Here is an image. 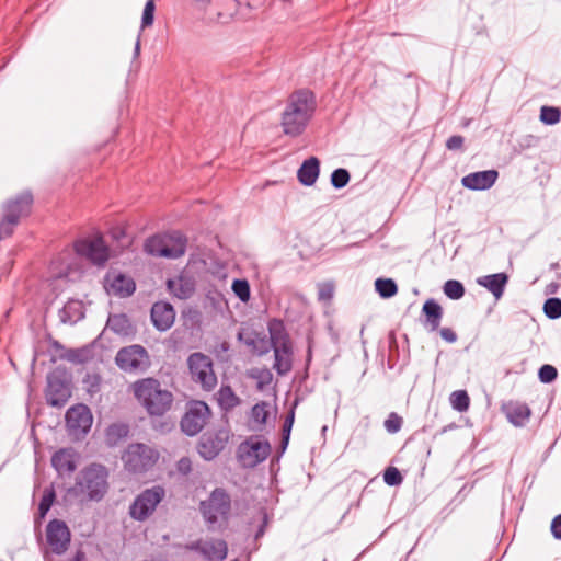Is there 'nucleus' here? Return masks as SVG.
<instances>
[{"instance_id":"58","label":"nucleus","mask_w":561,"mask_h":561,"mask_svg":"<svg viewBox=\"0 0 561 561\" xmlns=\"http://www.w3.org/2000/svg\"><path fill=\"white\" fill-rule=\"evenodd\" d=\"M228 348H229V345H228V343H227V342H222V343L220 344V350H221L222 352L228 351Z\"/></svg>"},{"instance_id":"31","label":"nucleus","mask_w":561,"mask_h":561,"mask_svg":"<svg viewBox=\"0 0 561 561\" xmlns=\"http://www.w3.org/2000/svg\"><path fill=\"white\" fill-rule=\"evenodd\" d=\"M129 426L125 423H114L106 430V440L110 445H116L121 439L127 437Z\"/></svg>"},{"instance_id":"5","label":"nucleus","mask_w":561,"mask_h":561,"mask_svg":"<svg viewBox=\"0 0 561 561\" xmlns=\"http://www.w3.org/2000/svg\"><path fill=\"white\" fill-rule=\"evenodd\" d=\"M186 238L179 231L150 237L145 242V251L154 256L178 259L185 253Z\"/></svg>"},{"instance_id":"13","label":"nucleus","mask_w":561,"mask_h":561,"mask_svg":"<svg viewBox=\"0 0 561 561\" xmlns=\"http://www.w3.org/2000/svg\"><path fill=\"white\" fill-rule=\"evenodd\" d=\"M71 534L64 520L53 519L46 526V541L50 552L64 554L70 545Z\"/></svg>"},{"instance_id":"60","label":"nucleus","mask_w":561,"mask_h":561,"mask_svg":"<svg viewBox=\"0 0 561 561\" xmlns=\"http://www.w3.org/2000/svg\"><path fill=\"white\" fill-rule=\"evenodd\" d=\"M75 304H69L68 306H66L65 310L67 309H70Z\"/></svg>"},{"instance_id":"44","label":"nucleus","mask_w":561,"mask_h":561,"mask_svg":"<svg viewBox=\"0 0 561 561\" xmlns=\"http://www.w3.org/2000/svg\"><path fill=\"white\" fill-rule=\"evenodd\" d=\"M154 10L156 4L153 0H148L145 4L142 18H141V28H146L148 26H151L154 19Z\"/></svg>"},{"instance_id":"57","label":"nucleus","mask_w":561,"mask_h":561,"mask_svg":"<svg viewBox=\"0 0 561 561\" xmlns=\"http://www.w3.org/2000/svg\"><path fill=\"white\" fill-rule=\"evenodd\" d=\"M140 51V38L138 37L135 44V56H138Z\"/></svg>"},{"instance_id":"40","label":"nucleus","mask_w":561,"mask_h":561,"mask_svg":"<svg viewBox=\"0 0 561 561\" xmlns=\"http://www.w3.org/2000/svg\"><path fill=\"white\" fill-rule=\"evenodd\" d=\"M545 314L550 319H558L561 317V299L549 298L543 305Z\"/></svg>"},{"instance_id":"38","label":"nucleus","mask_w":561,"mask_h":561,"mask_svg":"<svg viewBox=\"0 0 561 561\" xmlns=\"http://www.w3.org/2000/svg\"><path fill=\"white\" fill-rule=\"evenodd\" d=\"M561 112L557 107L542 106L540 119L547 125H554L560 122Z\"/></svg>"},{"instance_id":"12","label":"nucleus","mask_w":561,"mask_h":561,"mask_svg":"<svg viewBox=\"0 0 561 561\" xmlns=\"http://www.w3.org/2000/svg\"><path fill=\"white\" fill-rule=\"evenodd\" d=\"M209 416V407L203 401H194L181 420V428L185 434L194 436L203 430Z\"/></svg>"},{"instance_id":"19","label":"nucleus","mask_w":561,"mask_h":561,"mask_svg":"<svg viewBox=\"0 0 561 561\" xmlns=\"http://www.w3.org/2000/svg\"><path fill=\"white\" fill-rule=\"evenodd\" d=\"M33 203V196L30 192H23L22 194L7 201L2 206L3 215H12L13 221L20 222L22 217H25L31 211Z\"/></svg>"},{"instance_id":"30","label":"nucleus","mask_w":561,"mask_h":561,"mask_svg":"<svg viewBox=\"0 0 561 561\" xmlns=\"http://www.w3.org/2000/svg\"><path fill=\"white\" fill-rule=\"evenodd\" d=\"M218 404L226 412L231 411L241 403V399L234 393L230 386H222L217 393Z\"/></svg>"},{"instance_id":"36","label":"nucleus","mask_w":561,"mask_h":561,"mask_svg":"<svg viewBox=\"0 0 561 561\" xmlns=\"http://www.w3.org/2000/svg\"><path fill=\"white\" fill-rule=\"evenodd\" d=\"M444 294L454 300L460 299L465 295V287L458 280H447L444 284Z\"/></svg>"},{"instance_id":"25","label":"nucleus","mask_w":561,"mask_h":561,"mask_svg":"<svg viewBox=\"0 0 561 561\" xmlns=\"http://www.w3.org/2000/svg\"><path fill=\"white\" fill-rule=\"evenodd\" d=\"M169 291L179 299H187L195 291L194 282L185 276H178L167 283Z\"/></svg>"},{"instance_id":"48","label":"nucleus","mask_w":561,"mask_h":561,"mask_svg":"<svg viewBox=\"0 0 561 561\" xmlns=\"http://www.w3.org/2000/svg\"><path fill=\"white\" fill-rule=\"evenodd\" d=\"M334 287L331 283H322L318 286V298L321 301H329L333 297Z\"/></svg>"},{"instance_id":"28","label":"nucleus","mask_w":561,"mask_h":561,"mask_svg":"<svg viewBox=\"0 0 561 561\" xmlns=\"http://www.w3.org/2000/svg\"><path fill=\"white\" fill-rule=\"evenodd\" d=\"M423 312L425 314L424 325L431 332L436 331L443 317V309L440 305L433 299H428L423 305Z\"/></svg>"},{"instance_id":"52","label":"nucleus","mask_w":561,"mask_h":561,"mask_svg":"<svg viewBox=\"0 0 561 561\" xmlns=\"http://www.w3.org/2000/svg\"><path fill=\"white\" fill-rule=\"evenodd\" d=\"M551 533L556 539L561 540V514H559L552 519Z\"/></svg>"},{"instance_id":"53","label":"nucleus","mask_w":561,"mask_h":561,"mask_svg":"<svg viewBox=\"0 0 561 561\" xmlns=\"http://www.w3.org/2000/svg\"><path fill=\"white\" fill-rule=\"evenodd\" d=\"M439 334L442 339L448 343H454L457 341V334L450 328L440 329Z\"/></svg>"},{"instance_id":"11","label":"nucleus","mask_w":561,"mask_h":561,"mask_svg":"<svg viewBox=\"0 0 561 561\" xmlns=\"http://www.w3.org/2000/svg\"><path fill=\"white\" fill-rule=\"evenodd\" d=\"M75 251L95 265H103L110 257L108 248L100 236L78 240L75 243Z\"/></svg>"},{"instance_id":"55","label":"nucleus","mask_w":561,"mask_h":561,"mask_svg":"<svg viewBox=\"0 0 561 561\" xmlns=\"http://www.w3.org/2000/svg\"><path fill=\"white\" fill-rule=\"evenodd\" d=\"M87 381H90L91 388L89 389L90 392L96 391L100 386V378L98 376L89 377Z\"/></svg>"},{"instance_id":"42","label":"nucleus","mask_w":561,"mask_h":561,"mask_svg":"<svg viewBox=\"0 0 561 561\" xmlns=\"http://www.w3.org/2000/svg\"><path fill=\"white\" fill-rule=\"evenodd\" d=\"M350 181V173L346 169H336L331 174V184L335 188H342L347 185Z\"/></svg>"},{"instance_id":"33","label":"nucleus","mask_w":561,"mask_h":561,"mask_svg":"<svg viewBox=\"0 0 561 561\" xmlns=\"http://www.w3.org/2000/svg\"><path fill=\"white\" fill-rule=\"evenodd\" d=\"M449 400H450L451 407L459 412H465L469 408L470 399H469L468 393L465 390L454 391L450 394Z\"/></svg>"},{"instance_id":"20","label":"nucleus","mask_w":561,"mask_h":561,"mask_svg":"<svg viewBox=\"0 0 561 561\" xmlns=\"http://www.w3.org/2000/svg\"><path fill=\"white\" fill-rule=\"evenodd\" d=\"M151 320L159 331H167L175 320V311L169 302L158 301L151 308Z\"/></svg>"},{"instance_id":"10","label":"nucleus","mask_w":561,"mask_h":561,"mask_svg":"<svg viewBox=\"0 0 561 561\" xmlns=\"http://www.w3.org/2000/svg\"><path fill=\"white\" fill-rule=\"evenodd\" d=\"M164 497V490L161 486H153L142 491L133 502L129 508L130 516L136 520H145L157 508Z\"/></svg>"},{"instance_id":"6","label":"nucleus","mask_w":561,"mask_h":561,"mask_svg":"<svg viewBox=\"0 0 561 561\" xmlns=\"http://www.w3.org/2000/svg\"><path fill=\"white\" fill-rule=\"evenodd\" d=\"M158 459V450L141 443L130 444L122 455L125 469L134 473L148 471Z\"/></svg>"},{"instance_id":"7","label":"nucleus","mask_w":561,"mask_h":561,"mask_svg":"<svg viewBox=\"0 0 561 561\" xmlns=\"http://www.w3.org/2000/svg\"><path fill=\"white\" fill-rule=\"evenodd\" d=\"M187 366L194 382L199 383L206 391L215 389L217 386V376L209 356L199 352L193 353L187 358Z\"/></svg>"},{"instance_id":"22","label":"nucleus","mask_w":561,"mask_h":561,"mask_svg":"<svg viewBox=\"0 0 561 561\" xmlns=\"http://www.w3.org/2000/svg\"><path fill=\"white\" fill-rule=\"evenodd\" d=\"M497 176L499 173L495 170L479 171L463 176L461 183L469 190H488L495 183Z\"/></svg>"},{"instance_id":"1","label":"nucleus","mask_w":561,"mask_h":561,"mask_svg":"<svg viewBox=\"0 0 561 561\" xmlns=\"http://www.w3.org/2000/svg\"><path fill=\"white\" fill-rule=\"evenodd\" d=\"M108 471L98 463L82 469L76 477L75 484L66 490L64 503L66 506L84 505L89 502H100L108 491Z\"/></svg>"},{"instance_id":"24","label":"nucleus","mask_w":561,"mask_h":561,"mask_svg":"<svg viewBox=\"0 0 561 561\" xmlns=\"http://www.w3.org/2000/svg\"><path fill=\"white\" fill-rule=\"evenodd\" d=\"M507 420L515 426H523L530 417V409L526 403L508 402L504 405Z\"/></svg>"},{"instance_id":"46","label":"nucleus","mask_w":561,"mask_h":561,"mask_svg":"<svg viewBox=\"0 0 561 561\" xmlns=\"http://www.w3.org/2000/svg\"><path fill=\"white\" fill-rule=\"evenodd\" d=\"M61 357L68 362L81 364L87 360V353L83 350L70 348L67 350Z\"/></svg>"},{"instance_id":"26","label":"nucleus","mask_w":561,"mask_h":561,"mask_svg":"<svg viewBox=\"0 0 561 561\" xmlns=\"http://www.w3.org/2000/svg\"><path fill=\"white\" fill-rule=\"evenodd\" d=\"M319 165L320 162L316 157L305 160L297 172L299 182L306 186L313 185L319 176Z\"/></svg>"},{"instance_id":"2","label":"nucleus","mask_w":561,"mask_h":561,"mask_svg":"<svg viewBox=\"0 0 561 561\" xmlns=\"http://www.w3.org/2000/svg\"><path fill=\"white\" fill-rule=\"evenodd\" d=\"M316 108L313 95L299 90L290 95L282 114L283 131L291 137L299 136L307 127Z\"/></svg>"},{"instance_id":"34","label":"nucleus","mask_w":561,"mask_h":561,"mask_svg":"<svg viewBox=\"0 0 561 561\" xmlns=\"http://www.w3.org/2000/svg\"><path fill=\"white\" fill-rule=\"evenodd\" d=\"M56 494L55 490L50 488H46L44 490L43 496L41 499L39 505H38V515L39 518H44L48 511L50 510L54 501H55Z\"/></svg>"},{"instance_id":"18","label":"nucleus","mask_w":561,"mask_h":561,"mask_svg":"<svg viewBox=\"0 0 561 561\" xmlns=\"http://www.w3.org/2000/svg\"><path fill=\"white\" fill-rule=\"evenodd\" d=\"M71 396L69 385L56 376L47 379L46 400L53 407H64Z\"/></svg>"},{"instance_id":"32","label":"nucleus","mask_w":561,"mask_h":561,"mask_svg":"<svg viewBox=\"0 0 561 561\" xmlns=\"http://www.w3.org/2000/svg\"><path fill=\"white\" fill-rule=\"evenodd\" d=\"M375 288L382 298H390L398 291L397 284L391 278H378Z\"/></svg>"},{"instance_id":"8","label":"nucleus","mask_w":561,"mask_h":561,"mask_svg":"<svg viewBox=\"0 0 561 561\" xmlns=\"http://www.w3.org/2000/svg\"><path fill=\"white\" fill-rule=\"evenodd\" d=\"M115 363L125 373L138 374L149 367L150 358L144 346L134 344L121 348L115 356Z\"/></svg>"},{"instance_id":"45","label":"nucleus","mask_w":561,"mask_h":561,"mask_svg":"<svg viewBox=\"0 0 561 561\" xmlns=\"http://www.w3.org/2000/svg\"><path fill=\"white\" fill-rule=\"evenodd\" d=\"M402 480H403V478L397 468L389 467L386 469V471L383 473V481L388 485H390V486L399 485L402 483Z\"/></svg>"},{"instance_id":"54","label":"nucleus","mask_w":561,"mask_h":561,"mask_svg":"<svg viewBox=\"0 0 561 561\" xmlns=\"http://www.w3.org/2000/svg\"><path fill=\"white\" fill-rule=\"evenodd\" d=\"M294 417H295V413H294V411H291L284 422L283 431H284V433H286V435H289V432H290L293 423H294ZM287 438H288V436H286V439Z\"/></svg>"},{"instance_id":"14","label":"nucleus","mask_w":561,"mask_h":561,"mask_svg":"<svg viewBox=\"0 0 561 561\" xmlns=\"http://www.w3.org/2000/svg\"><path fill=\"white\" fill-rule=\"evenodd\" d=\"M93 416L84 404L71 407L66 413V424L71 435L80 437L85 435L92 426Z\"/></svg>"},{"instance_id":"37","label":"nucleus","mask_w":561,"mask_h":561,"mask_svg":"<svg viewBox=\"0 0 561 561\" xmlns=\"http://www.w3.org/2000/svg\"><path fill=\"white\" fill-rule=\"evenodd\" d=\"M267 415V403L265 402L256 403L251 410V420L255 426H262L265 424Z\"/></svg>"},{"instance_id":"9","label":"nucleus","mask_w":561,"mask_h":561,"mask_svg":"<svg viewBox=\"0 0 561 561\" xmlns=\"http://www.w3.org/2000/svg\"><path fill=\"white\" fill-rule=\"evenodd\" d=\"M202 514L210 527L227 519L230 511V497L222 489L211 492L209 499L201 503Z\"/></svg>"},{"instance_id":"27","label":"nucleus","mask_w":561,"mask_h":561,"mask_svg":"<svg viewBox=\"0 0 561 561\" xmlns=\"http://www.w3.org/2000/svg\"><path fill=\"white\" fill-rule=\"evenodd\" d=\"M507 279L506 274L497 273L480 277L478 284L491 291L495 299H500L503 296Z\"/></svg>"},{"instance_id":"43","label":"nucleus","mask_w":561,"mask_h":561,"mask_svg":"<svg viewBox=\"0 0 561 561\" xmlns=\"http://www.w3.org/2000/svg\"><path fill=\"white\" fill-rule=\"evenodd\" d=\"M403 424V420L396 412H391L385 421V428L390 434L398 433Z\"/></svg>"},{"instance_id":"15","label":"nucleus","mask_w":561,"mask_h":561,"mask_svg":"<svg viewBox=\"0 0 561 561\" xmlns=\"http://www.w3.org/2000/svg\"><path fill=\"white\" fill-rule=\"evenodd\" d=\"M230 433L220 428L214 433L204 434L198 443V453L205 460H213L224 450L228 443Z\"/></svg>"},{"instance_id":"49","label":"nucleus","mask_w":561,"mask_h":561,"mask_svg":"<svg viewBox=\"0 0 561 561\" xmlns=\"http://www.w3.org/2000/svg\"><path fill=\"white\" fill-rule=\"evenodd\" d=\"M253 377L257 379L259 389H263L265 386L270 385L273 379V375L268 369L259 370Z\"/></svg>"},{"instance_id":"41","label":"nucleus","mask_w":561,"mask_h":561,"mask_svg":"<svg viewBox=\"0 0 561 561\" xmlns=\"http://www.w3.org/2000/svg\"><path fill=\"white\" fill-rule=\"evenodd\" d=\"M16 226L18 222L13 221V216L11 214H2V218L0 219V240L9 238Z\"/></svg>"},{"instance_id":"21","label":"nucleus","mask_w":561,"mask_h":561,"mask_svg":"<svg viewBox=\"0 0 561 561\" xmlns=\"http://www.w3.org/2000/svg\"><path fill=\"white\" fill-rule=\"evenodd\" d=\"M78 454L73 448H61L51 457V466L59 476L70 474L77 468Z\"/></svg>"},{"instance_id":"23","label":"nucleus","mask_w":561,"mask_h":561,"mask_svg":"<svg viewBox=\"0 0 561 561\" xmlns=\"http://www.w3.org/2000/svg\"><path fill=\"white\" fill-rule=\"evenodd\" d=\"M201 552L210 561H221L227 556V545L221 539H206L197 543Z\"/></svg>"},{"instance_id":"50","label":"nucleus","mask_w":561,"mask_h":561,"mask_svg":"<svg viewBox=\"0 0 561 561\" xmlns=\"http://www.w3.org/2000/svg\"><path fill=\"white\" fill-rule=\"evenodd\" d=\"M463 142H465V139L462 136L455 135V136H451L448 138V140L446 141V147L449 150H459L462 148Z\"/></svg>"},{"instance_id":"51","label":"nucleus","mask_w":561,"mask_h":561,"mask_svg":"<svg viewBox=\"0 0 561 561\" xmlns=\"http://www.w3.org/2000/svg\"><path fill=\"white\" fill-rule=\"evenodd\" d=\"M176 468L182 474H187L192 470V461L190 458L183 457L178 461Z\"/></svg>"},{"instance_id":"35","label":"nucleus","mask_w":561,"mask_h":561,"mask_svg":"<svg viewBox=\"0 0 561 561\" xmlns=\"http://www.w3.org/2000/svg\"><path fill=\"white\" fill-rule=\"evenodd\" d=\"M239 340L243 341L244 344H247L248 346H251L254 350H256L260 354H263L267 351L266 341L263 337H260L259 335L240 333Z\"/></svg>"},{"instance_id":"56","label":"nucleus","mask_w":561,"mask_h":561,"mask_svg":"<svg viewBox=\"0 0 561 561\" xmlns=\"http://www.w3.org/2000/svg\"><path fill=\"white\" fill-rule=\"evenodd\" d=\"M84 553L82 551H77L70 561H84Z\"/></svg>"},{"instance_id":"16","label":"nucleus","mask_w":561,"mask_h":561,"mask_svg":"<svg viewBox=\"0 0 561 561\" xmlns=\"http://www.w3.org/2000/svg\"><path fill=\"white\" fill-rule=\"evenodd\" d=\"M270 451L271 446L267 442L250 439L239 446L238 457L244 467H254L265 460Z\"/></svg>"},{"instance_id":"47","label":"nucleus","mask_w":561,"mask_h":561,"mask_svg":"<svg viewBox=\"0 0 561 561\" xmlns=\"http://www.w3.org/2000/svg\"><path fill=\"white\" fill-rule=\"evenodd\" d=\"M558 376V371L556 369V367L551 366V365H543L540 367L539 369V373H538V377L540 379L541 382H545V383H550L552 382Z\"/></svg>"},{"instance_id":"39","label":"nucleus","mask_w":561,"mask_h":561,"mask_svg":"<svg viewBox=\"0 0 561 561\" xmlns=\"http://www.w3.org/2000/svg\"><path fill=\"white\" fill-rule=\"evenodd\" d=\"M234 295L243 302L250 299V285L245 279H234L232 283Z\"/></svg>"},{"instance_id":"3","label":"nucleus","mask_w":561,"mask_h":561,"mask_svg":"<svg viewBox=\"0 0 561 561\" xmlns=\"http://www.w3.org/2000/svg\"><path fill=\"white\" fill-rule=\"evenodd\" d=\"M133 393L151 416H161L172 407L173 394L154 378H144L133 383Z\"/></svg>"},{"instance_id":"59","label":"nucleus","mask_w":561,"mask_h":561,"mask_svg":"<svg viewBox=\"0 0 561 561\" xmlns=\"http://www.w3.org/2000/svg\"><path fill=\"white\" fill-rule=\"evenodd\" d=\"M197 1L202 2L204 5H207L210 2V0H197Z\"/></svg>"},{"instance_id":"17","label":"nucleus","mask_w":561,"mask_h":561,"mask_svg":"<svg viewBox=\"0 0 561 561\" xmlns=\"http://www.w3.org/2000/svg\"><path fill=\"white\" fill-rule=\"evenodd\" d=\"M105 289L108 294L128 297L135 291L136 285L131 277L117 271H111L105 277Z\"/></svg>"},{"instance_id":"29","label":"nucleus","mask_w":561,"mask_h":561,"mask_svg":"<svg viewBox=\"0 0 561 561\" xmlns=\"http://www.w3.org/2000/svg\"><path fill=\"white\" fill-rule=\"evenodd\" d=\"M106 327L121 336H130L134 334V328L125 314L110 316Z\"/></svg>"},{"instance_id":"4","label":"nucleus","mask_w":561,"mask_h":561,"mask_svg":"<svg viewBox=\"0 0 561 561\" xmlns=\"http://www.w3.org/2000/svg\"><path fill=\"white\" fill-rule=\"evenodd\" d=\"M271 345L274 351L273 368L278 375L284 376L293 367V344L282 322L274 321L268 327Z\"/></svg>"}]
</instances>
